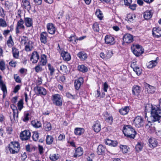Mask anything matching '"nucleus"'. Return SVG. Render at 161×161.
<instances>
[{
    "instance_id": "52",
    "label": "nucleus",
    "mask_w": 161,
    "mask_h": 161,
    "mask_svg": "<svg viewBox=\"0 0 161 161\" xmlns=\"http://www.w3.org/2000/svg\"><path fill=\"white\" fill-rule=\"evenodd\" d=\"M133 70L136 72V74L139 75L142 73V69L139 67L137 66L136 68V69H133Z\"/></svg>"
},
{
    "instance_id": "6",
    "label": "nucleus",
    "mask_w": 161,
    "mask_h": 161,
    "mask_svg": "<svg viewBox=\"0 0 161 161\" xmlns=\"http://www.w3.org/2000/svg\"><path fill=\"white\" fill-rule=\"evenodd\" d=\"M134 124L137 128H140L143 126L144 121L142 117L140 116H137L134 120Z\"/></svg>"
},
{
    "instance_id": "35",
    "label": "nucleus",
    "mask_w": 161,
    "mask_h": 161,
    "mask_svg": "<svg viewBox=\"0 0 161 161\" xmlns=\"http://www.w3.org/2000/svg\"><path fill=\"white\" fill-rule=\"evenodd\" d=\"M44 128L47 131H49L51 130L52 126L51 123L47 121H45L44 123Z\"/></svg>"
},
{
    "instance_id": "7",
    "label": "nucleus",
    "mask_w": 161,
    "mask_h": 161,
    "mask_svg": "<svg viewBox=\"0 0 161 161\" xmlns=\"http://www.w3.org/2000/svg\"><path fill=\"white\" fill-rule=\"evenodd\" d=\"M31 133L29 130H25L22 132L20 135V137L22 141H26L29 139Z\"/></svg>"
},
{
    "instance_id": "33",
    "label": "nucleus",
    "mask_w": 161,
    "mask_h": 161,
    "mask_svg": "<svg viewBox=\"0 0 161 161\" xmlns=\"http://www.w3.org/2000/svg\"><path fill=\"white\" fill-rule=\"evenodd\" d=\"M77 56L82 60H85L87 57V54L83 52H79L77 54Z\"/></svg>"
},
{
    "instance_id": "4",
    "label": "nucleus",
    "mask_w": 161,
    "mask_h": 161,
    "mask_svg": "<svg viewBox=\"0 0 161 161\" xmlns=\"http://www.w3.org/2000/svg\"><path fill=\"white\" fill-rule=\"evenodd\" d=\"M131 49L134 54L136 56H140L144 52V50L142 47L138 44L133 45L131 47Z\"/></svg>"
},
{
    "instance_id": "24",
    "label": "nucleus",
    "mask_w": 161,
    "mask_h": 161,
    "mask_svg": "<svg viewBox=\"0 0 161 161\" xmlns=\"http://www.w3.org/2000/svg\"><path fill=\"white\" fill-rule=\"evenodd\" d=\"M0 87L1 90L3 92V98H4L7 93V89L6 86V85L3 82H1V83L0 84Z\"/></svg>"
},
{
    "instance_id": "20",
    "label": "nucleus",
    "mask_w": 161,
    "mask_h": 161,
    "mask_svg": "<svg viewBox=\"0 0 161 161\" xmlns=\"http://www.w3.org/2000/svg\"><path fill=\"white\" fill-rule=\"evenodd\" d=\"M83 153V149L80 147H79L75 150V153H74V157L76 158L81 156Z\"/></svg>"
},
{
    "instance_id": "32",
    "label": "nucleus",
    "mask_w": 161,
    "mask_h": 161,
    "mask_svg": "<svg viewBox=\"0 0 161 161\" xmlns=\"http://www.w3.org/2000/svg\"><path fill=\"white\" fill-rule=\"evenodd\" d=\"M46 56L45 54L41 55V61L39 62V64L42 66L45 65L47 63Z\"/></svg>"
},
{
    "instance_id": "1",
    "label": "nucleus",
    "mask_w": 161,
    "mask_h": 161,
    "mask_svg": "<svg viewBox=\"0 0 161 161\" xmlns=\"http://www.w3.org/2000/svg\"><path fill=\"white\" fill-rule=\"evenodd\" d=\"M150 118L152 122H155L161 118V98L159 100L158 105L152 107Z\"/></svg>"
},
{
    "instance_id": "39",
    "label": "nucleus",
    "mask_w": 161,
    "mask_h": 161,
    "mask_svg": "<svg viewBox=\"0 0 161 161\" xmlns=\"http://www.w3.org/2000/svg\"><path fill=\"white\" fill-rule=\"evenodd\" d=\"M84 131V130L83 128H76L75 129L74 133L76 135H80Z\"/></svg>"
},
{
    "instance_id": "57",
    "label": "nucleus",
    "mask_w": 161,
    "mask_h": 161,
    "mask_svg": "<svg viewBox=\"0 0 161 161\" xmlns=\"http://www.w3.org/2000/svg\"><path fill=\"white\" fill-rule=\"evenodd\" d=\"M142 147V146L140 143H138L136 146V149L137 151H141Z\"/></svg>"
},
{
    "instance_id": "43",
    "label": "nucleus",
    "mask_w": 161,
    "mask_h": 161,
    "mask_svg": "<svg viewBox=\"0 0 161 161\" xmlns=\"http://www.w3.org/2000/svg\"><path fill=\"white\" fill-rule=\"evenodd\" d=\"M14 44V43L13 41L12 36H10L7 41V44L8 47H11Z\"/></svg>"
},
{
    "instance_id": "8",
    "label": "nucleus",
    "mask_w": 161,
    "mask_h": 161,
    "mask_svg": "<svg viewBox=\"0 0 161 161\" xmlns=\"http://www.w3.org/2000/svg\"><path fill=\"white\" fill-rule=\"evenodd\" d=\"M24 20L22 18H20V19L18 21L16 28L15 29L16 33L18 34L20 33V32L19 29L24 30L25 27L24 25Z\"/></svg>"
},
{
    "instance_id": "59",
    "label": "nucleus",
    "mask_w": 161,
    "mask_h": 161,
    "mask_svg": "<svg viewBox=\"0 0 161 161\" xmlns=\"http://www.w3.org/2000/svg\"><path fill=\"white\" fill-rule=\"evenodd\" d=\"M136 16L134 15H131L130 14L128 15L127 17V18L128 20L130 22H132L133 20L135 18Z\"/></svg>"
},
{
    "instance_id": "17",
    "label": "nucleus",
    "mask_w": 161,
    "mask_h": 161,
    "mask_svg": "<svg viewBox=\"0 0 161 161\" xmlns=\"http://www.w3.org/2000/svg\"><path fill=\"white\" fill-rule=\"evenodd\" d=\"M83 83V79L82 77H80L78 80H75L74 86L75 89L77 90H79Z\"/></svg>"
},
{
    "instance_id": "56",
    "label": "nucleus",
    "mask_w": 161,
    "mask_h": 161,
    "mask_svg": "<svg viewBox=\"0 0 161 161\" xmlns=\"http://www.w3.org/2000/svg\"><path fill=\"white\" fill-rule=\"evenodd\" d=\"M93 28L95 31L98 32L99 29L98 25L97 23H94L93 25Z\"/></svg>"
},
{
    "instance_id": "3",
    "label": "nucleus",
    "mask_w": 161,
    "mask_h": 161,
    "mask_svg": "<svg viewBox=\"0 0 161 161\" xmlns=\"http://www.w3.org/2000/svg\"><path fill=\"white\" fill-rule=\"evenodd\" d=\"M10 152L12 154L18 153L20 149V146L18 142H12L9 145Z\"/></svg>"
},
{
    "instance_id": "13",
    "label": "nucleus",
    "mask_w": 161,
    "mask_h": 161,
    "mask_svg": "<svg viewBox=\"0 0 161 161\" xmlns=\"http://www.w3.org/2000/svg\"><path fill=\"white\" fill-rule=\"evenodd\" d=\"M47 28L48 33L51 34H54L56 31V29L54 25L51 23L47 24Z\"/></svg>"
},
{
    "instance_id": "22",
    "label": "nucleus",
    "mask_w": 161,
    "mask_h": 161,
    "mask_svg": "<svg viewBox=\"0 0 161 161\" xmlns=\"http://www.w3.org/2000/svg\"><path fill=\"white\" fill-rule=\"evenodd\" d=\"M37 92L39 94L45 95L47 94V91L44 88L40 86H37L35 88Z\"/></svg>"
},
{
    "instance_id": "40",
    "label": "nucleus",
    "mask_w": 161,
    "mask_h": 161,
    "mask_svg": "<svg viewBox=\"0 0 161 161\" xmlns=\"http://www.w3.org/2000/svg\"><path fill=\"white\" fill-rule=\"evenodd\" d=\"M157 63L156 60L151 61L148 63L147 67L149 68H153L157 65Z\"/></svg>"
},
{
    "instance_id": "12",
    "label": "nucleus",
    "mask_w": 161,
    "mask_h": 161,
    "mask_svg": "<svg viewBox=\"0 0 161 161\" xmlns=\"http://www.w3.org/2000/svg\"><path fill=\"white\" fill-rule=\"evenodd\" d=\"M39 58L38 53L36 51L33 52L31 57V60L33 63H36L37 62Z\"/></svg>"
},
{
    "instance_id": "48",
    "label": "nucleus",
    "mask_w": 161,
    "mask_h": 161,
    "mask_svg": "<svg viewBox=\"0 0 161 161\" xmlns=\"http://www.w3.org/2000/svg\"><path fill=\"white\" fill-rule=\"evenodd\" d=\"M5 69V63L4 61L3 60L0 61V69L2 71H3Z\"/></svg>"
},
{
    "instance_id": "28",
    "label": "nucleus",
    "mask_w": 161,
    "mask_h": 161,
    "mask_svg": "<svg viewBox=\"0 0 161 161\" xmlns=\"http://www.w3.org/2000/svg\"><path fill=\"white\" fill-rule=\"evenodd\" d=\"M24 23L26 27H30L32 25V19L30 18H25Z\"/></svg>"
},
{
    "instance_id": "10",
    "label": "nucleus",
    "mask_w": 161,
    "mask_h": 161,
    "mask_svg": "<svg viewBox=\"0 0 161 161\" xmlns=\"http://www.w3.org/2000/svg\"><path fill=\"white\" fill-rule=\"evenodd\" d=\"M152 34L153 36L156 38H158L161 36V28L154 27L153 29Z\"/></svg>"
},
{
    "instance_id": "29",
    "label": "nucleus",
    "mask_w": 161,
    "mask_h": 161,
    "mask_svg": "<svg viewBox=\"0 0 161 161\" xmlns=\"http://www.w3.org/2000/svg\"><path fill=\"white\" fill-rule=\"evenodd\" d=\"M33 48L32 43V42H29L27 44L25 45V50L26 52H29L32 50Z\"/></svg>"
},
{
    "instance_id": "63",
    "label": "nucleus",
    "mask_w": 161,
    "mask_h": 161,
    "mask_svg": "<svg viewBox=\"0 0 161 161\" xmlns=\"http://www.w3.org/2000/svg\"><path fill=\"white\" fill-rule=\"evenodd\" d=\"M5 4L6 7L8 9L9 8L13 5L12 3H10L8 1L5 2Z\"/></svg>"
},
{
    "instance_id": "16",
    "label": "nucleus",
    "mask_w": 161,
    "mask_h": 161,
    "mask_svg": "<svg viewBox=\"0 0 161 161\" xmlns=\"http://www.w3.org/2000/svg\"><path fill=\"white\" fill-rule=\"evenodd\" d=\"M114 37L109 35H106L105 37V42L107 44L113 45L115 43Z\"/></svg>"
},
{
    "instance_id": "18",
    "label": "nucleus",
    "mask_w": 161,
    "mask_h": 161,
    "mask_svg": "<svg viewBox=\"0 0 161 161\" xmlns=\"http://www.w3.org/2000/svg\"><path fill=\"white\" fill-rule=\"evenodd\" d=\"M61 56L63 59L65 61H69L71 59V56L67 52L62 51L61 53Z\"/></svg>"
},
{
    "instance_id": "47",
    "label": "nucleus",
    "mask_w": 161,
    "mask_h": 161,
    "mask_svg": "<svg viewBox=\"0 0 161 161\" xmlns=\"http://www.w3.org/2000/svg\"><path fill=\"white\" fill-rule=\"evenodd\" d=\"M23 99L20 100L18 102L17 106L18 109L19 111H21L23 107Z\"/></svg>"
},
{
    "instance_id": "30",
    "label": "nucleus",
    "mask_w": 161,
    "mask_h": 161,
    "mask_svg": "<svg viewBox=\"0 0 161 161\" xmlns=\"http://www.w3.org/2000/svg\"><path fill=\"white\" fill-rule=\"evenodd\" d=\"M130 109L128 107H125L122 108L119 110V112L122 115L126 114L129 112Z\"/></svg>"
},
{
    "instance_id": "55",
    "label": "nucleus",
    "mask_w": 161,
    "mask_h": 161,
    "mask_svg": "<svg viewBox=\"0 0 161 161\" xmlns=\"http://www.w3.org/2000/svg\"><path fill=\"white\" fill-rule=\"evenodd\" d=\"M0 26L2 27L7 26V24L6 21L3 19H0Z\"/></svg>"
},
{
    "instance_id": "26",
    "label": "nucleus",
    "mask_w": 161,
    "mask_h": 161,
    "mask_svg": "<svg viewBox=\"0 0 161 161\" xmlns=\"http://www.w3.org/2000/svg\"><path fill=\"white\" fill-rule=\"evenodd\" d=\"M22 5L29 12L31 8V7L29 1L27 0H22Z\"/></svg>"
},
{
    "instance_id": "46",
    "label": "nucleus",
    "mask_w": 161,
    "mask_h": 161,
    "mask_svg": "<svg viewBox=\"0 0 161 161\" xmlns=\"http://www.w3.org/2000/svg\"><path fill=\"white\" fill-rule=\"evenodd\" d=\"M95 14L100 20L102 19L103 16L101 11L99 9L97 10L95 12Z\"/></svg>"
},
{
    "instance_id": "23",
    "label": "nucleus",
    "mask_w": 161,
    "mask_h": 161,
    "mask_svg": "<svg viewBox=\"0 0 161 161\" xmlns=\"http://www.w3.org/2000/svg\"><path fill=\"white\" fill-rule=\"evenodd\" d=\"M106 148L102 145H99L97 148V153L98 155H103L104 154Z\"/></svg>"
},
{
    "instance_id": "11",
    "label": "nucleus",
    "mask_w": 161,
    "mask_h": 161,
    "mask_svg": "<svg viewBox=\"0 0 161 161\" xmlns=\"http://www.w3.org/2000/svg\"><path fill=\"white\" fill-rule=\"evenodd\" d=\"M141 88L137 85L134 86L132 89L133 94L134 95L138 97L141 92Z\"/></svg>"
},
{
    "instance_id": "36",
    "label": "nucleus",
    "mask_w": 161,
    "mask_h": 161,
    "mask_svg": "<svg viewBox=\"0 0 161 161\" xmlns=\"http://www.w3.org/2000/svg\"><path fill=\"white\" fill-rule=\"evenodd\" d=\"M12 52L13 57L15 58H18L19 54L18 49L13 47L12 48Z\"/></svg>"
},
{
    "instance_id": "34",
    "label": "nucleus",
    "mask_w": 161,
    "mask_h": 161,
    "mask_svg": "<svg viewBox=\"0 0 161 161\" xmlns=\"http://www.w3.org/2000/svg\"><path fill=\"white\" fill-rule=\"evenodd\" d=\"M54 140L53 137L52 136L47 135L46 136V143L48 145L51 144Z\"/></svg>"
},
{
    "instance_id": "21",
    "label": "nucleus",
    "mask_w": 161,
    "mask_h": 161,
    "mask_svg": "<svg viewBox=\"0 0 161 161\" xmlns=\"http://www.w3.org/2000/svg\"><path fill=\"white\" fill-rule=\"evenodd\" d=\"M47 34L46 32H43L41 33L40 40L42 43L45 44L47 43Z\"/></svg>"
},
{
    "instance_id": "37",
    "label": "nucleus",
    "mask_w": 161,
    "mask_h": 161,
    "mask_svg": "<svg viewBox=\"0 0 161 161\" xmlns=\"http://www.w3.org/2000/svg\"><path fill=\"white\" fill-rule=\"evenodd\" d=\"M77 68L79 71L83 73L87 72L88 71L87 67L84 65H79L78 66Z\"/></svg>"
},
{
    "instance_id": "14",
    "label": "nucleus",
    "mask_w": 161,
    "mask_h": 161,
    "mask_svg": "<svg viewBox=\"0 0 161 161\" xmlns=\"http://www.w3.org/2000/svg\"><path fill=\"white\" fill-rule=\"evenodd\" d=\"M123 40L124 42L126 43H130L133 41V38L131 35L127 34L124 36Z\"/></svg>"
},
{
    "instance_id": "64",
    "label": "nucleus",
    "mask_w": 161,
    "mask_h": 161,
    "mask_svg": "<svg viewBox=\"0 0 161 161\" xmlns=\"http://www.w3.org/2000/svg\"><path fill=\"white\" fill-rule=\"evenodd\" d=\"M65 138V136L64 135L61 134L59 135L58 137V139L59 141H63Z\"/></svg>"
},
{
    "instance_id": "62",
    "label": "nucleus",
    "mask_w": 161,
    "mask_h": 161,
    "mask_svg": "<svg viewBox=\"0 0 161 161\" xmlns=\"http://www.w3.org/2000/svg\"><path fill=\"white\" fill-rule=\"evenodd\" d=\"M29 115V114L28 113H27L24 115V118L23 119V120L24 122H27L28 121L29 119L28 116Z\"/></svg>"
},
{
    "instance_id": "27",
    "label": "nucleus",
    "mask_w": 161,
    "mask_h": 161,
    "mask_svg": "<svg viewBox=\"0 0 161 161\" xmlns=\"http://www.w3.org/2000/svg\"><path fill=\"white\" fill-rule=\"evenodd\" d=\"M153 13V10H147L144 14V17L146 19H150L152 16Z\"/></svg>"
},
{
    "instance_id": "31",
    "label": "nucleus",
    "mask_w": 161,
    "mask_h": 161,
    "mask_svg": "<svg viewBox=\"0 0 161 161\" xmlns=\"http://www.w3.org/2000/svg\"><path fill=\"white\" fill-rule=\"evenodd\" d=\"M31 125L33 127L36 128H38L42 126V124L40 121L36 120L31 121Z\"/></svg>"
},
{
    "instance_id": "44",
    "label": "nucleus",
    "mask_w": 161,
    "mask_h": 161,
    "mask_svg": "<svg viewBox=\"0 0 161 161\" xmlns=\"http://www.w3.org/2000/svg\"><path fill=\"white\" fill-rule=\"evenodd\" d=\"M48 69L50 71V74L51 75H52L55 71V69L53 66L51 65L50 64H49L47 65Z\"/></svg>"
},
{
    "instance_id": "61",
    "label": "nucleus",
    "mask_w": 161,
    "mask_h": 161,
    "mask_svg": "<svg viewBox=\"0 0 161 161\" xmlns=\"http://www.w3.org/2000/svg\"><path fill=\"white\" fill-rule=\"evenodd\" d=\"M66 96L69 98L74 99L76 95H72L69 92H67L66 93Z\"/></svg>"
},
{
    "instance_id": "58",
    "label": "nucleus",
    "mask_w": 161,
    "mask_h": 161,
    "mask_svg": "<svg viewBox=\"0 0 161 161\" xmlns=\"http://www.w3.org/2000/svg\"><path fill=\"white\" fill-rule=\"evenodd\" d=\"M14 78L16 82L20 83L21 82V80L19 75L17 74L14 75Z\"/></svg>"
},
{
    "instance_id": "38",
    "label": "nucleus",
    "mask_w": 161,
    "mask_h": 161,
    "mask_svg": "<svg viewBox=\"0 0 161 161\" xmlns=\"http://www.w3.org/2000/svg\"><path fill=\"white\" fill-rule=\"evenodd\" d=\"M30 41L28 37L23 36L21 38L20 43L22 45H25Z\"/></svg>"
},
{
    "instance_id": "60",
    "label": "nucleus",
    "mask_w": 161,
    "mask_h": 161,
    "mask_svg": "<svg viewBox=\"0 0 161 161\" xmlns=\"http://www.w3.org/2000/svg\"><path fill=\"white\" fill-rule=\"evenodd\" d=\"M113 53L112 51H108L105 56V58L108 59L111 58L113 55Z\"/></svg>"
},
{
    "instance_id": "50",
    "label": "nucleus",
    "mask_w": 161,
    "mask_h": 161,
    "mask_svg": "<svg viewBox=\"0 0 161 161\" xmlns=\"http://www.w3.org/2000/svg\"><path fill=\"white\" fill-rule=\"evenodd\" d=\"M119 147L123 153H126L128 151L127 147L126 146L121 145Z\"/></svg>"
},
{
    "instance_id": "54",
    "label": "nucleus",
    "mask_w": 161,
    "mask_h": 161,
    "mask_svg": "<svg viewBox=\"0 0 161 161\" xmlns=\"http://www.w3.org/2000/svg\"><path fill=\"white\" fill-rule=\"evenodd\" d=\"M39 135L37 131H35L34 132L33 136L32 138L35 141H36L39 137Z\"/></svg>"
},
{
    "instance_id": "53",
    "label": "nucleus",
    "mask_w": 161,
    "mask_h": 161,
    "mask_svg": "<svg viewBox=\"0 0 161 161\" xmlns=\"http://www.w3.org/2000/svg\"><path fill=\"white\" fill-rule=\"evenodd\" d=\"M59 158L58 155L55 154H53L52 155H51L50 156V159L52 161H55L58 159Z\"/></svg>"
},
{
    "instance_id": "2",
    "label": "nucleus",
    "mask_w": 161,
    "mask_h": 161,
    "mask_svg": "<svg viewBox=\"0 0 161 161\" xmlns=\"http://www.w3.org/2000/svg\"><path fill=\"white\" fill-rule=\"evenodd\" d=\"M124 135L128 137L134 139L136 134V131L130 125L125 126L123 129Z\"/></svg>"
},
{
    "instance_id": "5",
    "label": "nucleus",
    "mask_w": 161,
    "mask_h": 161,
    "mask_svg": "<svg viewBox=\"0 0 161 161\" xmlns=\"http://www.w3.org/2000/svg\"><path fill=\"white\" fill-rule=\"evenodd\" d=\"M62 100L61 96L58 94H54L52 97L53 103L56 106H61L62 105Z\"/></svg>"
},
{
    "instance_id": "49",
    "label": "nucleus",
    "mask_w": 161,
    "mask_h": 161,
    "mask_svg": "<svg viewBox=\"0 0 161 161\" xmlns=\"http://www.w3.org/2000/svg\"><path fill=\"white\" fill-rule=\"evenodd\" d=\"M41 65L38 63V64L34 68V69L36 72L38 73L39 72L42 71V70Z\"/></svg>"
},
{
    "instance_id": "42",
    "label": "nucleus",
    "mask_w": 161,
    "mask_h": 161,
    "mask_svg": "<svg viewBox=\"0 0 161 161\" xmlns=\"http://www.w3.org/2000/svg\"><path fill=\"white\" fill-rule=\"evenodd\" d=\"M60 72L62 73H66L67 72V66L64 65H62L60 66Z\"/></svg>"
},
{
    "instance_id": "15",
    "label": "nucleus",
    "mask_w": 161,
    "mask_h": 161,
    "mask_svg": "<svg viewBox=\"0 0 161 161\" xmlns=\"http://www.w3.org/2000/svg\"><path fill=\"white\" fill-rule=\"evenodd\" d=\"M93 130L96 132L98 133L101 130V125L100 122L98 120H97L95 122L92 126Z\"/></svg>"
},
{
    "instance_id": "45",
    "label": "nucleus",
    "mask_w": 161,
    "mask_h": 161,
    "mask_svg": "<svg viewBox=\"0 0 161 161\" xmlns=\"http://www.w3.org/2000/svg\"><path fill=\"white\" fill-rule=\"evenodd\" d=\"M19 112L18 110L16 109L15 110H13V116L14 120L15 121L16 120H17L18 119V114Z\"/></svg>"
},
{
    "instance_id": "19",
    "label": "nucleus",
    "mask_w": 161,
    "mask_h": 161,
    "mask_svg": "<svg viewBox=\"0 0 161 161\" xmlns=\"http://www.w3.org/2000/svg\"><path fill=\"white\" fill-rule=\"evenodd\" d=\"M146 90L148 93L152 94L154 93L156 90L155 87L150 85L148 84H146L145 86Z\"/></svg>"
},
{
    "instance_id": "51",
    "label": "nucleus",
    "mask_w": 161,
    "mask_h": 161,
    "mask_svg": "<svg viewBox=\"0 0 161 161\" xmlns=\"http://www.w3.org/2000/svg\"><path fill=\"white\" fill-rule=\"evenodd\" d=\"M78 40V38L76 37L75 35H74L73 36H70L69 38L68 41L70 42H71L74 41L75 42H76Z\"/></svg>"
},
{
    "instance_id": "25",
    "label": "nucleus",
    "mask_w": 161,
    "mask_h": 161,
    "mask_svg": "<svg viewBox=\"0 0 161 161\" xmlns=\"http://www.w3.org/2000/svg\"><path fill=\"white\" fill-rule=\"evenodd\" d=\"M105 119L106 121L111 124L113 122V119L111 115L106 112L104 114Z\"/></svg>"
},
{
    "instance_id": "9",
    "label": "nucleus",
    "mask_w": 161,
    "mask_h": 161,
    "mask_svg": "<svg viewBox=\"0 0 161 161\" xmlns=\"http://www.w3.org/2000/svg\"><path fill=\"white\" fill-rule=\"evenodd\" d=\"M148 146L152 148L156 147L158 144L157 140L154 138H150L148 140Z\"/></svg>"
},
{
    "instance_id": "41",
    "label": "nucleus",
    "mask_w": 161,
    "mask_h": 161,
    "mask_svg": "<svg viewBox=\"0 0 161 161\" xmlns=\"http://www.w3.org/2000/svg\"><path fill=\"white\" fill-rule=\"evenodd\" d=\"M146 128L148 130L151 131V132L154 131L155 130L154 127L153 126L150 122L146 125Z\"/></svg>"
}]
</instances>
